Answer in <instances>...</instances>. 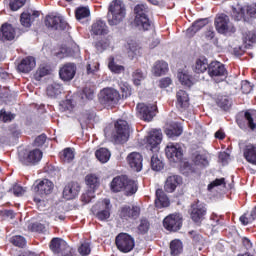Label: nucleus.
Returning <instances> with one entry per match:
<instances>
[{"label":"nucleus","mask_w":256,"mask_h":256,"mask_svg":"<svg viewBox=\"0 0 256 256\" xmlns=\"http://www.w3.org/2000/svg\"><path fill=\"white\" fill-rule=\"evenodd\" d=\"M110 189L113 193H121L124 192V195L127 197H131V195H135L137 193V182L129 179L127 176H117L113 178Z\"/></svg>","instance_id":"f257e3e1"},{"label":"nucleus","mask_w":256,"mask_h":256,"mask_svg":"<svg viewBox=\"0 0 256 256\" xmlns=\"http://www.w3.org/2000/svg\"><path fill=\"white\" fill-rule=\"evenodd\" d=\"M127 15V10L125 9V4L121 0H113L108 9V23L109 25H119L125 16Z\"/></svg>","instance_id":"f03ea898"},{"label":"nucleus","mask_w":256,"mask_h":256,"mask_svg":"<svg viewBox=\"0 0 256 256\" xmlns=\"http://www.w3.org/2000/svg\"><path fill=\"white\" fill-rule=\"evenodd\" d=\"M121 99V94L114 88H103L99 93V102L105 107H115Z\"/></svg>","instance_id":"7ed1b4c3"},{"label":"nucleus","mask_w":256,"mask_h":256,"mask_svg":"<svg viewBox=\"0 0 256 256\" xmlns=\"http://www.w3.org/2000/svg\"><path fill=\"white\" fill-rule=\"evenodd\" d=\"M135 19L134 24L138 29H142L143 31H149L151 28V21H149V17L147 16V6L140 4L134 8Z\"/></svg>","instance_id":"20e7f679"},{"label":"nucleus","mask_w":256,"mask_h":256,"mask_svg":"<svg viewBox=\"0 0 256 256\" xmlns=\"http://www.w3.org/2000/svg\"><path fill=\"white\" fill-rule=\"evenodd\" d=\"M245 13L249 17H252V19H256V3L247 6H242L240 4L232 6L231 15L235 21H241V19H245Z\"/></svg>","instance_id":"39448f33"},{"label":"nucleus","mask_w":256,"mask_h":256,"mask_svg":"<svg viewBox=\"0 0 256 256\" xmlns=\"http://www.w3.org/2000/svg\"><path fill=\"white\" fill-rule=\"evenodd\" d=\"M215 27L218 33L227 35V33H235V26L231 23L227 14H219L215 18Z\"/></svg>","instance_id":"423d86ee"},{"label":"nucleus","mask_w":256,"mask_h":256,"mask_svg":"<svg viewBox=\"0 0 256 256\" xmlns=\"http://www.w3.org/2000/svg\"><path fill=\"white\" fill-rule=\"evenodd\" d=\"M116 133L113 135L115 143H127L129 141V124L125 120L115 123Z\"/></svg>","instance_id":"0eeeda50"},{"label":"nucleus","mask_w":256,"mask_h":256,"mask_svg":"<svg viewBox=\"0 0 256 256\" xmlns=\"http://www.w3.org/2000/svg\"><path fill=\"white\" fill-rule=\"evenodd\" d=\"M52 191L53 182L49 179L39 181V183L34 185V193H36V196L34 197L35 203H41V197H44V195H50Z\"/></svg>","instance_id":"6e6552de"},{"label":"nucleus","mask_w":256,"mask_h":256,"mask_svg":"<svg viewBox=\"0 0 256 256\" xmlns=\"http://www.w3.org/2000/svg\"><path fill=\"white\" fill-rule=\"evenodd\" d=\"M116 246L122 253H129L135 247V240L127 233H121L116 237Z\"/></svg>","instance_id":"1a4fd4ad"},{"label":"nucleus","mask_w":256,"mask_h":256,"mask_svg":"<svg viewBox=\"0 0 256 256\" xmlns=\"http://www.w3.org/2000/svg\"><path fill=\"white\" fill-rule=\"evenodd\" d=\"M136 109L143 121H153V117L157 115V105L155 104L139 103Z\"/></svg>","instance_id":"9d476101"},{"label":"nucleus","mask_w":256,"mask_h":256,"mask_svg":"<svg viewBox=\"0 0 256 256\" xmlns=\"http://www.w3.org/2000/svg\"><path fill=\"white\" fill-rule=\"evenodd\" d=\"M41 159H43V152L39 149L31 150L26 154H19V161L22 165H37Z\"/></svg>","instance_id":"9b49d317"},{"label":"nucleus","mask_w":256,"mask_h":256,"mask_svg":"<svg viewBox=\"0 0 256 256\" xmlns=\"http://www.w3.org/2000/svg\"><path fill=\"white\" fill-rule=\"evenodd\" d=\"M50 249L58 256H71V248H69L67 242L61 238L52 239Z\"/></svg>","instance_id":"f8f14e48"},{"label":"nucleus","mask_w":256,"mask_h":256,"mask_svg":"<svg viewBox=\"0 0 256 256\" xmlns=\"http://www.w3.org/2000/svg\"><path fill=\"white\" fill-rule=\"evenodd\" d=\"M166 156L173 163H177L181 159H183V148L179 143L170 142L166 146Z\"/></svg>","instance_id":"ddd939ff"},{"label":"nucleus","mask_w":256,"mask_h":256,"mask_svg":"<svg viewBox=\"0 0 256 256\" xmlns=\"http://www.w3.org/2000/svg\"><path fill=\"white\" fill-rule=\"evenodd\" d=\"M163 225L167 231H179V229H181V225H183V220L181 215L172 214L164 219Z\"/></svg>","instance_id":"4468645a"},{"label":"nucleus","mask_w":256,"mask_h":256,"mask_svg":"<svg viewBox=\"0 0 256 256\" xmlns=\"http://www.w3.org/2000/svg\"><path fill=\"white\" fill-rule=\"evenodd\" d=\"M205 215H207V207L205 204L196 203L192 205L190 217L194 223H201V221L205 219Z\"/></svg>","instance_id":"2eb2a0df"},{"label":"nucleus","mask_w":256,"mask_h":256,"mask_svg":"<svg viewBox=\"0 0 256 256\" xmlns=\"http://www.w3.org/2000/svg\"><path fill=\"white\" fill-rule=\"evenodd\" d=\"M75 73H77V66L73 63H67L59 70L60 79H62V81L73 80Z\"/></svg>","instance_id":"dca6fc26"},{"label":"nucleus","mask_w":256,"mask_h":256,"mask_svg":"<svg viewBox=\"0 0 256 256\" xmlns=\"http://www.w3.org/2000/svg\"><path fill=\"white\" fill-rule=\"evenodd\" d=\"M163 139L161 130H152L147 138V143L152 151H159V145Z\"/></svg>","instance_id":"f3484780"},{"label":"nucleus","mask_w":256,"mask_h":256,"mask_svg":"<svg viewBox=\"0 0 256 256\" xmlns=\"http://www.w3.org/2000/svg\"><path fill=\"white\" fill-rule=\"evenodd\" d=\"M127 163L134 171H141L143 169V156L138 152H132L127 156Z\"/></svg>","instance_id":"a211bd4d"},{"label":"nucleus","mask_w":256,"mask_h":256,"mask_svg":"<svg viewBox=\"0 0 256 256\" xmlns=\"http://www.w3.org/2000/svg\"><path fill=\"white\" fill-rule=\"evenodd\" d=\"M37 62L33 56H27L22 59L18 65L17 69L20 73H31L35 69Z\"/></svg>","instance_id":"6ab92c4d"},{"label":"nucleus","mask_w":256,"mask_h":256,"mask_svg":"<svg viewBox=\"0 0 256 256\" xmlns=\"http://www.w3.org/2000/svg\"><path fill=\"white\" fill-rule=\"evenodd\" d=\"M227 70L221 62L213 61L208 66V74L212 77H225Z\"/></svg>","instance_id":"aec40b11"},{"label":"nucleus","mask_w":256,"mask_h":256,"mask_svg":"<svg viewBox=\"0 0 256 256\" xmlns=\"http://www.w3.org/2000/svg\"><path fill=\"white\" fill-rule=\"evenodd\" d=\"M45 24L46 27H51V29H67V22L62 16H47Z\"/></svg>","instance_id":"412c9836"},{"label":"nucleus","mask_w":256,"mask_h":256,"mask_svg":"<svg viewBox=\"0 0 256 256\" xmlns=\"http://www.w3.org/2000/svg\"><path fill=\"white\" fill-rule=\"evenodd\" d=\"M140 213L141 209L137 206H133L132 208L129 206H124L120 211V217L124 221H129V219H137Z\"/></svg>","instance_id":"4be33fe9"},{"label":"nucleus","mask_w":256,"mask_h":256,"mask_svg":"<svg viewBox=\"0 0 256 256\" xmlns=\"http://www.w3.org/2000/svg\"><path fill=\"white\" fill-rule=\"evenodd\" d=\"M79 191H81V186L77 182L69 183L63 190V197L67 201H71V199H75L79 195Z\"/></svg>","instance_id":"5701e85b"},{"label":"nucleus","mask_w":256,"mask_h":256,"mask_svg":"<svg viewBox=\"0 0 256 256\" xmlns=\"http://www.w3.org/2000/svg\"><path fill=\"white\" fill-rule=\"evenodd\" d=\"M181 183H183V179L181 178V176L179 175L169 176L166 179L164 189L167 193H173V191H175V189H177V187H179Z\"/></svg>","instance_id":"b1692460"},{"label":"nucleus","mask_w":256,"mask_h":256,"mask_svg":"<svg viewBox=\"0 0 256 256\" xmlns=\"http://www.w3.org/2000/svg\"><path fill=\"white\" fill-rule=\"evenodd\" d=\"M176 107L181 111L187 109L189 107V94L185 92V90H179L176 93Z\"/></svg>","instance_id":"393cba45"},{"label":"nucleus","mask_w":256,"mask_h":256,"mask_svg":"<svg viewBox=\"0 0 256 256\" xmlns=\"http://www.w3.org/2000/svg\"><path fill=\"white\" fill-rule=\"evenodd\" d=\"M101 205L103 207V210L99 211L96 213V217L97 219H99V221H107V219H109V217H111V200L109 199H104L101 202Z\"/></svg>","instance_id":"a878e982"},{"label":"nucleus","mask_w":256,"mask_h":256,"mask_svg":"<svg viewBox=\"0 0 256 256\" xmlns=\"http://www.w3.org/2000/svg\"><path fill=\"white\" fill-rule=\"evenodd\" d=\"M244 159L251 165H256V144H247L243 149Z\"/></svg>","instance_id":"bb28decb"},{"label":"nucleus","mask_w":256,"mask_h":256,"mask_svg":"<svg viewBox=\"0 0 256 256\" xmlns=\"http://www.w3.org/2000/svg\"><path fill=\"white\" fill-rule=\"evenodd\" d=\"M91 33L93 35H108L109 27H107V23L103 20H97L92 24Z\"/></svg>","instance_id":"cd10ccee"},{"label":"nucleus","mask_w":256,"mask_h":256,"mask_svg":"<svg viewBox=\"0 0 256 256\" xmlns=\"http://www.w3.org/2000/svg\"><path fill=\"white\" fill-rule=\"evenodd\" d=\"M128 57L133 59L139 55H141V46H139L135 40H129L125 45Z\"/></svg>","instance_id":"c85d7f7f"},{"label":"nucleus","mask_w":256,"mask_h":256,"mask_svg":"<svg viewBox=\"0 0 256 256\" xmlns=\"http://www.w3.org/2000/svg\"><path fill=\"white\" fill-rule=\"evenodd\" d=\"M2 41H13L15 39V28L10 24H3L1 27Z\"/></svg>","instance_id":"c756f323"},{"label":"nucleus","mask_w":256,"mask_h":256,"mask_svg":"<svg viewBox=\"0 0 256 256\" xmlns=\"http://www.w3.org/2000/svg\"><path fill=\"white\" fill-rule=\"evenodd\" d=\"M155 206L158 209H163V207H169V198H167V195H165V192H163V190L161 189L156 190Z\"/></svg>","instance_id":"7c9ffc66"},{"label":"nucleus","mask_w":256,"mask_h":256,"mask_svg":"<svg viewBox=\"0 0 256 256\" xmlns=\"http://www.w3.org/2000/svg\"><path fill=\"white\" fill-rule=\"evenodd\" d=\"M169 71V64L165 61H157L152 67V73L156 77H161V75H165Z\"/></svg>","instance_id":"2f4dec72"},{"label":"nucleus","mask_w":256,"mask_h":256,"mask_svg":"<svg viewBox=\"0 0 256 256\" xmlns=\"http://www.w3.org/2000/svg\"><path fill=\"white\" fill-rule=\"evenodd\" d=\"M193 69L195 73H205L209 69V61L205 57H199L196 59Z\"/></svg>","instance_id":"473e14b6"},{"label":"nucleus","mask_w":256,"mask_h":256,"mask_svg":"<svg viewBox=\"0 0 256 256\" xmlns=\"http://www.w3.org/2000/svg\"><path fill=\"white\" fill-rule=\"evenodd\" d=\"M165 133L167 137H179L183 133V127L179 123L173 122L166 128Z\"/></svg>","instance_id":"72a5a7b5"},{"label":"nucleus","mask_w":256,"mask_h":256,"mask_svg":"<svg viewBox=\"0 0 256 256\" xmlns=\"http://www.w3.org/2000/svg\"><path fill=\"white\" fill-rule=\"evenodd\" d=\"M183 253V242L179 239L170 242V255L179 256Z\"/></svg>","instance_id":"f704fd0d"},{"label":"nucleus","mask_w":256,"mask_h":256,"mask_svg":"<svg viewBox=\"0 0 256 256\" xmlns=\"http://www.w3.org/2000/svg\"><path fill=\"white\" fill-rule=\"evenodd\" d=\"M86 185L91 191H95L100 185L99 176L96 174H88L85 177Z\"/></svg>","instance_id":"c9c22d12"},{"label":"nucleus","mask_w":256,"mask_h":256,"mask_svg":"<svg viewBox=\"0 0 256 256\" xmlns=\"http://www.w3.org/2000/svg\"><path fill=\"white\" fill-rule=\"evenodd\" d=\"M207 23H209V20L207 19H200L194 22L193 25L187 29V35H195V33H197V31H200V29H203V27H205Z\"/></svg>","instance_id":"e433bc0d"},{"label":"nucleus","mask_w":256,"mask_h":256,"mask_svg":"<svg viewBox=\"0 0 256 256\" xmlns=\"http://www.w3.org/2000/svg\"><path fill=\"white\" fill-rule=\"evenodd\" d=\"M39 17V15L35 12H24L20 16V23L23 27H31V23H33V17Z\"/></svg>","instance_id":"4c0bfd02"},{"label":"nucleus","mask_w":256,"mask_h":256,"mask_svg":"<svg viewBox=\"0 0 256 256\" xmlns=\"http://www.w3.org/2000/svg\"><path fill=\"white\" fill-rule=\"evenodd\" d=\"M95 156L100 163H107L111 159V152L107 148H100L96 150Z\"/></svg>","instance_id":"58836bf2"},{"label":"nucleus","mask_w":256,"mask_h":256,"mask_svg":"<svg viewBox=\"0 0 256 256\" xmlns=\"http://www.w3.org/2000/svg\"><path fill=\"white\" fill-rule=\"evenodd\" d=\"M178 79H179L181 85H184V87H192L195 83V79H193L189 75V72H179Z\"/></svg>","instance_id":"ea45409f"},{"label":"nucleus","mask_w":256,"mask_h":256,"mask_svg":"<svg viewBox=\"0 0 256 256\" xmlns=\"http://www.w3.org/2000/svg\"><path fill=\"white\" fill-rule=\"evenodd\" d=\"M63 92V86L59 83H53L47 87V95L49 97H57V95H61Z\"/></svg>","instance_id":"a19ab883"},{"label":"nucleus","mask_w":256,"mask_h":256,"mask_svg":"<svg viewBox=\"0 0 256 256\" xmlns=\"http://www.w3.org/2000/svg\"><path fill=\"white\" fill-rule=\"evenodd\" d=\"M60 159L64 163H71L73 159H75V153L71 148H66L63 150V152L60 154Z\"/></svg>","instance_id":"79ce46f5"},{"label":"nucleus","mask_w":256,"mask_h":256,"mask_svg":"<svg viewBox=\"0 0 256 256\" xmlns=\"http://www.w3.org/2000/svg\"><path fill=\"white\" fill-rule=\"evenodd\" d=\"M108 67H109L110 71H112V73L119 74V73H123V71H125V67L116 64L115 58H113V57L109 58Z\"/></svg>","instance_id":"37998d69"},{"label":"nucleus","mask_w":256,"mask_h":256,"mask_svg":"<svg viewBox=\"0 0 256 256\" xmlns=\"http://www.w3.org/2000/svg\"><path fill=\"white\" fill-rule=\"evenodd\" d=\"M76 19L78 21H81V19H87L89 15H91V12L87 7H79L75 11Z\"/></svg>","instance_id":"c03bdc74"},{"label":"nucleus","mask_w":256,"mask_h":256,"mask_svg":"<svg viewBox=\"0 0 256 256\" xmlns=\"http://www.w3.org/2000/svg\"><path fill=\"white\" fill-rule=\"evenodd\" d=\"M193 161L195 165H200L202 167H207L209 165V160L207 159V156L201 155V154H195Z\"/></svg>","instance_id":"a18cd8bd"},{"label":"nucleus","mask_w":256,"mask_h":256,"mask_svg":"<svg viewBox=\"0 0 256 256\" xmlns=\"http://www.w3.org/2000/svg\"><path fill=\"white\" fill-rule=\"evenodd\" d=\"M29 231H32L34 233H45V231H47V229L45 228V225L36 222V223H32L28 226Z\"/></svg>","instance_id":"49530a36"},{"label":"nucleus","mask_w":256,"mask_h":256,"mask_svg":"<svg viewBox=\"0 0 256 256\" xmlns=\"http://www.w3.org/2000/svg\"><path fill=\"white\" fill-rule=\"evenodd\" d=\"M151 167L153 171H161V169H163V162L159 160L157 155L151 157Z\"/></svg>","instance_id":"de8ad7c7"},{"label":"nucleus","mask_w":256,"mask_h":256,"mask_svg":"<svg viewBox=\"0 0 256 256\" xmlns=\"http://www.w3.org/2000/svg\"><path fill=\"white\" fill-rule=\"evenodd\" d=\"M10 241L15 247H25V245H27V240H25L23 236H14Z\"/></svg>","instance_id":"09e8293b"},{"label":"nucleus","mask_w":256,"mask_h":256,"mask_svg":"<svg viewBox=\"0 0 256 256\" xmlns=\"http://www.w3.org/2000/svg\"><path fill=\"white\" fill-rule=\"evenodd\" d=\"M0 119L4 123H9V122L13 121V119H15V114H12L11 112H7V111H5V109H2L0 111Z\"/></svg>","instance_id":"8fccbe9b"},{"label":"nucleus","mask_w":256,"mask_h":256,"mask_svg":"<svg viewBox=\"0 0 256 256\" xmlns=\"http://www.w3.org/2000/svg\"><path fill=\"white\" fill-rule=\"evenodd\" d=\"M78 252L82 256H87L91 254V244L89 242H84L78 248Z\"/></svg>","instance_id":"3c124183"},{"label":"nucleus","mask_w":256,"mask_h":256,"mask_svg":"<svg viewBox=\"0 0 256 256\" xmlns=\"http://www.w3.org/2000/svg\"><path fill=\"white\" fill-rule=\"evenodd\" d=\"M255 213H248V214H244L243 216L240 217V222L242 223V225H249L250 223H253V221H255Z\"/></svg>","instance_id":"603ef678"},{"label":"nucleus","mask_w":256,"mask_h":256,"mask_svg":"<svg viewBox=\"0 0 256 256\" xmlns=\"http://www.w3.org/2000/svg\"><path fill=\"white\" fill-rule=\"evenodd\" d=\"M51 73V68L47 65H41L38 70L36 71V78L39 79L41 77H45Z\"/></svg>","instance_id":"864d4df0"},{"label":"nucleus","mask_w":256,"mask_h":256,"mask_svg":"<svg viewBox=\"0 0 256 256\" xmlns=\"http://www.w3.org/2000/svg\"><path fill=\"white\" fill-rule=\"evenodd\" d=\"M95 198V190H88L81 196L82 203H91L92 199Z\"/></svg>","instance_id":"5fc2aeb1"},{"label":"nucleus","mask_w":256,"mask_h":256,"mask_svg":"<svg viewBox=\"0 0 256 256\" xmlns=\"http://www.w3.org/2000/svg\"><path fill=\"white\" fill-rule=\"evenodd\" d=\"M25 3H27V0H10V9L12 11H19Z\"/></svg>","instance_id":"6e6d98bb"},{"label":"nucleus","mask_w":256,"mask_h":256,"mask_svg":"<svg viewBox=\"0 0 256 256\" xmlns=\"http://www.w3.org/2000/svg\"><path fill=\"white\" fill-rule=\"evenodd\" d=\"M132 77H133L134 85H141V81L145 79V75L141 70L134 71Z\"/></svg>","instance_id":"4d7b16f0"},{"label":"nucleus","mask_w":256,"mask_h":256,"mask_svg":"<svg viewBox=\"0 0 256 256\" xmlns=\"http://www.w3.org/2000/svg\"><path fill=\"white\" fill-rule=\"evenodd\" d=\"M244 117L248 123L249 129H251V131H255L256 124H255V120L253 119V115L249 112H245Z\"/></svg>","instance_id":"13d9d810"},{"label":"nucleus","mask_w":256,"mask_h":256,"mask_svg":"<svg viewBox=\"0 0 256 256\" xmlns=\"http://www.w3.org/2000/svg\"><path fill=\"white\" fill-rule=\"evenodd\" d=\"M120 89L122 92V97H130L131 95V86L127 83H121L120 84Z\"/></svg>","instance_id":"bf43d9fd"},{"label":"nucleus","mask_w":256,"mask_h":256,"mask_svg":"<svg viewBox=\"0 0 256 256\" xmlns=\"http://www.w3.org/2000/svg\"><path fill=\"white\" fill-rule=\"evenodd\" d=\"M241 89H242V93H251V91H253V85H251V83L247 80H243L241 83Z\"/></svg>","instance_id":"052dcab7"},{"label":"nucleus","mask_w":256,"mask_h":256,"mask_svg":"<svg viewBox=\"0 0 256 256\" xmlns=\"http://www.w3.org/2000/svg\"><path fill=\"white\" fill-rule=\"evenodd\" d=\"M138 231L142 235L147 233V231H149V222L147 220H141L138 226Z\"/></svg>","instance_id":"680f3d73"},{"label":"nucleus","mask_w":256,"mask_h":256,"mask_svg":"<svg viewBox=\"0 0 256 256\" xmlns=\"http://www.w3.org/2000/svg\"><path fill=\"white\" fill-rule=\"evenodd\" d=\"M255 39H256L255 34L251 32L250 33L247 32L243 36V42L245 43L246 46L249 45V43H254Z\"/></svg>","instance_id":"e2e57ef3"},{"label":"nucleus","mask_w":256,"mask_h":256,"mask_svg":"<svg viewBox=\"0 0 256 256\" xmlns=\"http://www.w3.org/2000/svg\"><path fill=\"white\" fill-rule=\"evenodd\" d=\"M225 185V178L216 179L208 185V191H213L214 187Z\"/></svg>","instance_id":"0e129e2a"},{"label":"nucleus","mask_w":256,"mask_h":256,"mask_svg":"<svg viewBox=\"0 0 256 256\" xmlns=\"http://www.w3.org/2000/svg\"><path fill=\"white\" fill-rule=\"evenodd\" d=\"M111 45V36H108L105 41H99L96 43L97 49H107Z\"/></svg>","instance_id":"69168bd1"},{"label":"nucleus","mask_w":256,"mask_h":256,"mask_svg":"<svg viewBox=\"0 0 256 256\" xmlns=\"http://www.w3.org/2000/svg\"><path fill=\"white\" fill-rule=\"evenodd\" d=\"M47 141V136L44 134H41L40 136H38L35 141H34V145L36 147H42V145H45V142Z\"/></svg>","instance_id":"338daca9"},{"label":"nucleus","mask_w":256,"mask_h":256,"mask_svg":"<svg viewBox=\"0 0 256 256\" xmlns=\"http://www.w3.org/2000/svg\"><path fill=\"white\" fill-rule=\"evenodd\" d=\"M218 107L227 111L231 107V102L227 98H224L218 102Z\"/></svg>","instance_id":"774afa93"}]
</instances>
